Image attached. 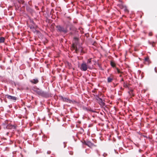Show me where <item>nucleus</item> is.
Returning a JSON list of instances; mask_svg holds the SVG:
<instances>
[{
    "label": "nucleus",
    "mask_w": 157,
    "mask_h": 157,
    "mask_svg": "<svg viewBox=\"0 0 157 157\" xmlns=\"http://www.w3.org/2000/svg\"><path fill=\"white\" fill-rule=\"evenodd\" d=\"M88 69H89V67H88V65L86 63L83 62L82 63L80 67V69L82 71H85L87 70Z\"/></svg>",
    "instance_id": "nucleus-1"
},
{
    "label": "nucleus",
    "mask_w": 157,
    "mask_h": 157,
    "mask_svg": "<svg viewBox=\"0 0 157 157\" xmlns=\"http://www.w3.org/2000/svg\"><path fill=\"white\" fill-rule=\"evenodd\" d=\"M57 30L60 32H63L64 33H66L67 32V30L66 29H65L63 27L60 26V25H58L56 26Z\"/></svg>",
    "instance_id": "nucleus-2"
},
{
    "label": "nucleus",
    "mask_w": 157,
    "mask_h": 157,
    "mask_svg": "<svg viewBox=\"0 0 157 157\" xmlns=\"http://www.w3.org/2000/svg\"><path fill=\"white\" fill-rule=\"evenodd\" d=\"M86 64L88 65V67L89 69H91L93 68V66L91 65V59H89L88 60Z\"/></svg>",
    "instance_id": "nucleus-3"
},
{
    "label": "nucleus",
    "mask_w": 157,
    "mask_h": 157,
    "mask_svg": "<svg viewBox=\"0 0 157 157\" xmlns=\"http://www.w3.org/2000/svg\"><path fill=\"white\" fill-rule=\"evenodd\" d=\"M6 97L8 99L12 100L14 101H15L17 99V98L15 97L11 96L9 95H6Z\"/></svg>",
    "instance_id": "nucleus-4"
},
{
    "label": "nucleus",
    "mask_w": 157,
    "mask_h": 157,
    "mask_svg": "<svg viewBox=\"0 0 157 157\" xmlns=\"http://www.w3.org/2000/svg\"><path fill=\"white\" fill-rule=\"evenodd\" d=\"M37 92L39 94L41 95L42 96H44L45 94V93L44 91L41 90H38L37 91Z\"/></svg>",
    "instance_id": "nucleus-5"
},
{
    "label": "nucleus",
    "mask_w": 157,
    "mask_h": 157,
    "mask_svg": "<svg viewBox=\"0 0 157 157\" xmlns=\"http://www.w3.org/2000/svg\"><path fill=\"white\" fill-rule=\"evenodd\" d=\"M6 128L7 129H12V128H13L15 129L16 128V127L15 126L12 125L11 124H9L8 125H7V126L6 127Z\"/></svg>",
    "instance_id": "nucleus-6"
},
{
    "label": "nucleus",
    "mask_w": 157,
    "mask_h": 157,
    "mask_svg": "<svg viewBox=\"0 0 157 157\" xmlns=\"http://www.w3.org/2000/svg\"><path fill=\"white\" fill-rule=\"evenodd\" d=\"M85 144L86 145L90 147H91L94 145V144L92 143L89 141L85 142Z\"/></svg>",
    "instance_id": "nucleus-7"
},
{
    "label": "nucleus",
    "mask_w": 157,
    "mask_h": 157,
    "mask_svg": "<svg viewBox=\"0 0 157 157\" xmlns=\"http://www.w3.org/2000/svg\"><path fill=\"white\" fill-rule=\"evenodd\" d=\"M98 100L99 102V103L100 105H105V103L104 102H103V101L101 99L98 98Z\"/></svg>",
    "instance_id": "nucleus-8"
},
{
    "label": "nucleus",
    "mask_w": 157,
    "mask_h": 157,
    "mask_svg": "<svg viewBox=\"0 0 157 157\" xmlns=\"http://www.w3.org/2000/svg\"><path fill=\"white\" fill-rule=\"evenodd\" d=\"M30 81L32 83L34 84H36L38 82V80L36 79H33L32 80H31Z\"/></svg>",
    "instance_id": "nucleus-9"
},
{
    "label": "nucleus",
    "mask_w": 157,
    "mask_h": 157,
    "mask_svg": "<svg viewBox=\"0 0 157 157\" xmlns=\"http://www.w3.org/2000/svg\"><path fill=\"white\" fill-rule=\"evenodd\" d=\"M113 80V78L111 77H109L107 78L108 82H111L112 80Z\"/></svg>",
    "instance_id": "nucleus-10"
},
{
    "label": "nucleus",
    "mask_w": 157,
    "mask_h": 157,
    "mask_svg": "<svg viewBox=\"0 0 157 157\" xmlns=\"http://www.w3.org/2000/svg\"><path fill=\"white\" fill-rule=\"evenodd\" d=\"M63 100L64 101H67V102H69V103H71V101L70 100H69L67 98H63Z\"/></svg>",
    "instance_id": "nucleus-11"
},
{
    "label": "nucleus",
    "mask_w": 157,
    "mask_h": 157,
    "mask_svg": "<svg viewBox=\"0 0 157 157\" xmlns=\"http://www.w3.org/2000/svg\"><path fill=\"white\" fill-rule=\"evenodd\" d=\"M5 39L3 37H2L0 38V43H3L4 42Z\"/></svg>",
    "instance_id": "nucleus-12"
},
{
    "label": "nucleus",
    "mask_w": 157,
    "mask_h": 157,
    "mask_svg": "<svg viewBox=\"0 0 157 157\" xmlns=\"http://www.w3.org/2000/svg\"><path fill=\"white\" fill-rule=\"evenodd\" d=\"M129 93V95L131 96H134V94H133V90H131L130 91H129L128 92Z\"/></svg>",
    "instance_id": "nucleus-13"
},
{
    "label": "nucleus",
    "mask_w": 157,
    "mask_h": 157,
    "mask_svg": "<svg viewBox=\"0 0 157 157\" xmlns=\"http://www.w3.org/2000/svg\"><path fill=\"white\" fill-rule=\"evenodd\" d=\"M123 86H124L125 87L127 88V87H128V86L127 83H126L125 82L124 83Z\"/></svg>",
    "instance_id": "nucleus-14"
},
{
    "label": "nucleus",
    "mask_w": 157,
    "mask_h": 157,
    "mask_svg": "<svg viewBox=\"0 0 157 157\" xmlns=\"http://www.w3.org/2000/svg\"><path fill=\"white\" fill-rule=\"evenodd\" d=\"M123 8H124V10L125 11H128V10L127 9L126 7V6L123 7Z\"/></svg>",
    "instance_id": "nucleus-15"
},
{
    "label": "nucleus",
    "mask_w": 157,
    "mask_h": 157,
    "mask_svg": "<svg viewBox=\"0 0 157 157\" xmlns=\"http://www.w3.org/2000/svg\"><path fill=\"white\" fill-rule=\"evenodd\" d=\"M111 65L113 67H114L115 66L114 63L112 62L111 63Z\"/></svg>",
    "instance_id": "nucleus-16"
},
{
    "label": "nucleus",
    "mask_w": 157,
    "mask_h": 157,
    "mask_svg": "<svg viewBox=\"0 0 157 157\" xmlns=\"http://www.w3.org/2000/svg\"><path fill=\"white\" fill-rule=\"evenodd\" d=\"M73 47L75 49V51L76 52H77V51H78V50H77V48H75V47L73 46Z\"/></svg>",
    "instance_id": "nucleus-17"
},
{
    "label": "nucleus",
    "mask_w": 157,
    "mask_h": 157,
    "mask_svg": "<svg viewBox=\"0 0 157 157\" xmlns=\"http://www.w3.org/2000/svg\"><path fill=\"white\" fill-rule=\"evenodd\" d=\"M117 70L118 73H121V72L120 71V70L118 68H117Z\"/></svg>",
    "instance_id": "nucleus-18"
},
{
    "label": "nucleus",
    "mask_w": 157,
    "mask_h": 157,
    "mask_svg": "<svg viewBox=\"0 0 157 157\" xmlns=\"http://www.w3.org/2000/svg\"><path fill=\"white\" fill-rule=\"evenodd\" d=\"M7 121H6L5 122V123H4L3 124L5 125L6 126V125L7 124Z\"/></svg>",
    "instance_id": "nucleus-19"
},
{
    "label": "nucleus",
    "mask_w": 157,
    "mask_h": 157,
    "mask_svg": "<svg viewBox=\"0 0 157 157\" xmlns=\"http://www.w3.org/2000/svg\"><path fill=\"white\" fill-rule=\"evenodd\" d=\"M149 34L150 36H151L152 35V33H149Z\"/></svg>",
    "instance_id": "nucleus-20"
},
{
    "label": "nucleus",
    "mask_w": 157,
    "mask_h": 157,
    "mask_svg": "<svg viewBox=\"0 0 157 157\" xmlns=\"http://www.w3.org/2000/svg\"><path fill=\"white\" fill-rule=\"evenodd\" d=\"M147 60H148V58H146L145 59V61H147Z\"/></svg>",
    "instance_id": "nucleus-21"
},
{
    "label": "nucleus",
    "mask_w": 157,
    "mask_h": 157,
    "mask_svg": "<svg viewBox=\"0 0 157 157\" xmlns=\"http://www.w3.org/2000/svg\"><path fill=\"white\" fill-rule=\"evenodd\" d=\"M121 81H123V78H122V79H121Z\"/></svg>",
    "instance_id": "nucleus-22"
},
{
    "label": "nucleus",
    "mask_w": 157,
    "mask_h": 157,
    "mask_svg": "<svg viewBox=\"0 0 157 157\" xmlns=\"http://www.w3.org/2000/svg\"><path fill=\"white\" fill-rule=\"evenodd\" d=\"M120 76H121V75H120Z\"/></svg>",
    "instance_id": "nucleus-23"
}]
</instances>
